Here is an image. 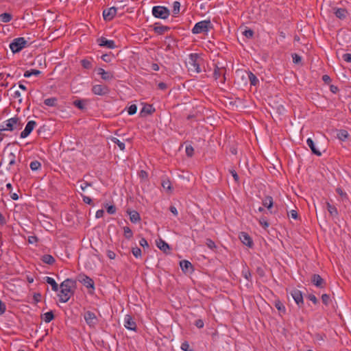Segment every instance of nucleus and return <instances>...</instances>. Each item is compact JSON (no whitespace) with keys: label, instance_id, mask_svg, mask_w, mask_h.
I'll list each match as a JSON object with an SVG mask.
<instances>
[{"label":"nucleus","instance_id":"f257e3e1","mask_svg":"<svg viewBox=\"0 0 351 351\" xmlns=\"http://www.w3.org/2000/svg\"><path fill=\"white\" fill-rule=\"evenodd\" d=\"M60 293L58 295L59 301L66 303L71 295H73L76 289V280L71 278H66L60 285Z\"/></svg>","mask_w":351,"mask_h":351},{"label":"nucleus","instance_id":"f03ea898","mask_svg":"<svg viewBox=\"0 0 351 351\" xmlns=\"http://www.w3.org/2000/svg\"><path fill=\"white\" fill-rule=\"evenodd\" d=\"M16 153L10 144H8L3 149L1 158L3 162L8 163V167L6 168L8 171L11 170V167L16 164Z\"/></svg>","mask_w":351,"mask_h":351},{"label":"nucleus","instance_id":"7ed1b4c3","mask_svg":"<svg viewBox=\"0 0 351 351\" xmlns=\"http://www.w3.org/2000/svg\"><path fill=\"white\" fill-rule=\"evenodd\" d=\"M20 118L14 117L9 119L5 121V123L0 125V132L3 131H13L14 130H21L23 127Z\"/></svg>","mask_w":351,"mask_h":351},{"label":"nucleus","instance_id":"20e7f679","mask_svg":"<svg viewBox=\"0 0 351 351\" xmlns=\"http://www.w3.org/2000/svg\"><path fill=\"white\" fill-rule=\"evenodd\" d=\"M199 57L197 53H191L189 60L186 61L185 64L188 71L191 73H199L201 69L199 67Z\"/></svg>","mask_w":351,"mask_h":351},{"label":"nucleus","instance_id":"39448f33","mask_svg":"<svg viewBox=\"0 0 351 351\" xmlns=\"http://www.w3.org/2000/svg\"><path fill=\"white\" fill-rule=\"evenodd\" d=\"M213 28V25L210 20L202 21L195 25L192 29V33L194 34L207 33Z\"/></svg>","mask_w":351,"mask_h":351},{"label":"nucleus","instance_id":"423d86ee","mask_svg":"<svg viewBox=\"0 0 351 351\" xmlns=\"http://www.w3.org/2000/svg\"><path fill=\"white\" fill-rule=\"evenodd\" d=\"M27 41L23 37L14 38L10 44V48L13 53H19L27 46Z\"/></svg>","mask_w":351,"mask_h":351},{"label":"nucleus","instance_id":"0eeeda50","mask_svg":"<svg viewBox=\"0 0 351 351\" xmlns=\"http://www.w3.org/2000/svg\"><path fill=\"white\" fill-rule=\"evenodd\" d=\"M152 14L156 18L166 19L170 15V11L165 6L156 5L152 8Z\"/></svg>","mask_w":351,"mask_h":351},{"label":"nucleus","instance_id":"6e6552de","mask_svg":"<svg viewBox=\"0 0 351 351\" xmlns=\"http://www.w3.org/2000/svg\"><path fill=\"white\" fill-rule=\"evenodd\" d=\"M77 280L81 282L84 286L88 289H91L93 291L95 289V282L93 280L84 274H80L77 277ZM93 291H89L93 293Z\"/></svg>","mask_w":351,"mask_h":351},{"label":"nucleus","instance_id":"1a4fd4ad","mask_svg":"<svg viewBox=\"0 0 351 351\" xmlns=\"http://www.w3.org/2000/svg\"><path fill=\"white\" fill-rule=\"evenodd\" d=\"M84 318L87 325L90 328H94L98 323V319L96 315L90 311H87L84 313Z\"/></svg>","mask_w":351,"mask_h":351},{"label":"nucleus","instance_id":"9d476101","mask_svg":"<svg viewBox=\"0 0 351 351\" xmlns=\"http://www.w3.org/2000/svg\"><path fill=\"white\" fill-rule=\"evenodd\" d=\"M92 91L95 95L102 96L108 94L110 89L106 85L96 84L93 86Z\"/></svg>","mask_w":351,"mask_h":351},{"label":"nucleus","instance_id":"9b49d317","mask_svg":"<svg viewBox=\"0 0 351 351\" xmlns=\"http://www.w3.org/2000/svg\"><path fill=\"white\" fill-rule=\"evenodd\" d=\"M36 125V122L35 121H29L27 122L24 130H23L21 132V134H20L21 138H25L27 137L31 134V132L33 131V130L34 129Z\"/></svg>","mask_w":351,"mask_h":351},{"label":"nucleus","instance_id":"f8f14e48","mask_svg":"<svg viewBox=\"0 0 351 351\" xmlns=\"http://www.w3.org/2000/svg\"><path fill=\"white\" fill-rule=\"evenodd\" d=\"M97 41L100 47H106L108 49H114L116 47L114 40H108L107 38L103 36L97 38Z\"/></svg>","mask_w":351,"mask_h":351},{"label":"nucleus","instance_id":"ddd939ff","mask_svg":"<svg viewBox=\"0 0 351 351\" xmlns=\"http://www.w3.org/2000/svg\"><path fill=\"white\" fill-rule=\"evenodd\" d=\"M311 282L317 287L322 289L326 287L325 280L319 274H313L311 276Z\"/></svg>","mask_w":351,"mask_h":351},{"label":"nucleus","instance_id":"4468645a","mask_svg":"<svg viewBox=\"0 0 351 351\" xmlns=\"http://www.w3.org/2000/svg\"><path fill=\"white\" fill-rule=\"evenodd\" d=\"M117 9L115 7H111L108 9H105L103 11V17L106 21H110L114 19L117 14Z\"/></svg>","mask_w":351,"mask_h":351},{"label":"nucleus","instance_id":"2eb2a0df","mask_svg":"<svg viewBox=\"0 0 351 351\" xmlns=\"http://www.w3.org/2000/svg\"><path fill=\"white\" fill-rule=\"evenodd\" d=\"M124 326L128 330L136 331V329H137L136 324L134 321L132 317L130 315H125V319H124Z\"/></svg>","mask_w":351,"mask_h":351},{"label":"nucleus","instance_id":"dca6fc26","mask_svg":"<svg viewBox=\"0 0 351 351\" xmlns=\"http://www.w3.org/2000/svg\"><path fill=\"white\" fill-rule=\"evenodd\" d=\"M180 266L182 271L185 274H191L193 273V271L194 270L193 265L189 261H186V260L181 261L180 262Z\"/></svg>","mask_w":351,"mask_h":351},{"label":"nucleus","instance_id":"f3484780","mask_svg":"<svg viewBox=\"0 0 351 351\" xmlns=\"http://www.w3.org/2000/svg\"><path fill=\"white\" fill-rule=\"evenodd\" d=\"M291 295L295 303L301 306L304 304L303 296L302 292L298 289H293L291 291Z\"/></svg>","mask_w":351,"mask_h":351},{"label":"nucleus","instance_id":"a211bd4d","mask_svg":"<svg viewBox=\"0 0 351 351\" xmlns=\"http://www.w3.org/2000/svg\"><path fill=\"white\" fill-rule=\"evenodd\" d=\"M157 247L166 254H171V248L169 245L162 239L156 241Z\"/></svg>","mask_w":351,"mask_h":351},{"label":"nucleus","instance_id":"6ab92c4d","mask_svg":"<svg viewBox=\"0 0 351 351\" xmlns=\"http://www.w3.org/2000/svg\"><path fill=\"white\" fill-rule=\"evenodd\" d=\"M239 239L245 245L249 247H252L253 245V241L250 235L244 232H242L239 234Z\"/></svg>","mask_w":351,"mask_h":351},{"label":"nucleus","instance_id":"aec40b11","mask_svg":"<svg viewBox=\"0 0 351 351\" xmlns=\"http://www.w3.org/2000/svg\"><path fill=\"white\" fill-rule=\"evenodd\" d=\"M226 69L225 67H219L217 65H215V68L214 69V77L215 80H217L221 75H223V80L222 82H224L226 77H225V73H226Z\"/></svg>","mask_w":351,"mask_h":351},{"label":"nucleus","instance_id":"412c9836","mask_svg":"<svg viewBox=\"0 0 351 351\" xmlns=\"http://www.w3.org/2000/svg\"><path fill=\"white\" fill-rule=\"evenodd\" d=\"M97 74L101 75V77L104 80H110L114 78V75L112 73L106 71L102 68H99L97 69Z\"/></svg>","mask_w":351,"mask_h":351},{"label":"nucleus","instance_id":"4be33fe9","mask_svg":"<svg viewBox=\"0 0 351 351\" xmlns=\"http://www.w3.org/2000/svg\"><path fill=\"white\" fill-rule=\"evenodd\" d=\"M128 214L130 215V219L132 223H136L141 221L139 213L136 210H127Z\"/></svg>","mask_w":351,"mask_h":351},{"label":"nucleus","instance_id":"5701e85b","mask_svg":"<svg viewBox=\"0 0 351 351\" xmlns=\"http://www.w3.org/2000/svg\"><path fill=\"white\" fill-rule=\"evenodd\" d=\"M263 205L266 207L270 212V213H272L273 212L270 210L273 205H274V201L272 197L268 195L266 196L262 201Z\"/></svg>","mask_w":351,"mask_h":351},{"label":"nucleus","instance_id":"b1692460","mask_svg":"<svg viewBox=\"0 0 351 351\" xmlns=\"http://www.w3.org/2000/svg\"><path fill=\"white\" fill-rule=\"evenodd\" d=\"M155 111V108L152 105L147 104L143 106L142 110H141V116L143 117L145 114H152Z\"/></svg>","mask_w":351,"mask_h":351},{"label":"nucleus","instance_id":"393cba45","mask_svg":"<svg viewBox=\"0 0 351 351\" xmlns=\"http://www.w3.org/2000/svg\"><path fill=\"white\" fill-rule=\"evenodd\" d=\"M44 280H45V282H47V284H49L51 286V289L53 291L56 292L58 291V289H59L58 285L57 284V282L55 281V280L53 278L49 277V276H46L44 278Z\"/></svg>","mask_w":351,"mask_h":351},{"label":"nucleus","instance_id":"a878e982","mask_svg":"<svg viewBox=\"0 0 351 351\" xmlns=\"http://www.w3.org/2000/svg\"><path fill=\"white\" fill-rule=\"evenodd\" d=\"M306 143L314 154L318 156H320L322 155V152L316 148L314 141L311 138H308L307 139Z\"/></svg>","mask_w":351,"mask_h":351},{"label":"nucleus","instance_id":"bb28decb","mask_svg":"<svg viewBox=\"0 0 351 351\" xmlns=\"http://www.w3.org/2000/svg\"><path fill=\"white\" fill-rule=\"evenodd\" d=\"M169 29L170 28L167 26L158 25V23H156L154 27V31L155 32V33H156L159 35L163 34L165 32L168 31Z\"/></svg>","mask_w":351,"mask_h":351},{"label":"nucleus","instance_id":"cd10ccee","mask_svg":"<svg viewBox=\"0 0 351 351\" xmlns=\"http://www.w3.org/2000/svg\"><path fill=\"white\" fill-rule=\"evenodd\" d=\"M326 207H327V210L328 211V213H330V215L332 217H336L338 216V210L337 209V208L330 204L329 202H326Z\"/></svg>","mask_w":351,"mask_h":351},{"label":"nucleus","instance_id":"c85d7f7f","mask_svg":"<svg viewBox=\"0 0 351 351\" xmlns=\"http://www.w3.org/2000/svg\"><path fill=\"white\" fill-rule=\"evenodd\" d=\"M334 13L339 19H343L346 17L348 12L345 8H337Z\"/></svg>","mask_w":351,"mask_h":351},{"label":"nucleus","instance_id":"c756f323","mask_svg":"<svg viewBox=\"0 0 351 351\" xmlns=\"http://www.w3.org/2000/svg\"><path fill=\"white\" fill-rule=\"evenodd\" d=\"M41 261L46 263V264H48V265H53L55 262H56V260L54 258L53 256H52L50 254H45L43 255L42 257H41Z\"/></svg>","mask_w":351,"mask_h":351},{"label":"nucleus","instance_id":"7c9ffc66","mask_svg":"<svg viewBox=\"0 0 351 351\" xmlns=\"http://www.w3.org/2000/svg\"><path fill=\"white\" fill-rule=\"evenodd\" d=\"M86 100L85 99H76L73 101V105L78 109L83 110L86 109Z\"/></svg>","mask_w":351,"mask_h":351},{"label":"nucleus","instance_id":"2f4dec72","mask_svg":"<svg viewBox=\"0 0 351 351\" xmlns=\"http://www.w3.org/2000/svg\"><path fill=\"white\" fill-rule=\"evenodd\" d=\"M162 186L164 189H165L167 192L171 193L173 192V188L171 185V182L169 180H164L162 182Z\"/></svg>","mask_w":351,"mask_h":351},{"label":"nucleus","instance_id":"473e14b6","mask_svg":"<svg viewBox=\"0 0 351 351\" xmlns=\"http://www.w3.org/2000/svg\"><path fill=\"white\" fill-rule=\"evenodd\" d=\"M58 99L56 97H50L44 100V104L47 106L55 107L58 105Z\"/></svg>","mask_w":351,"mask_h":351},{"label":"nucleus","instance_id":"72a5a7b5","mask_svg":"<svg viewBox=\"0 0 351 351\" xmlns=\"http://www.w3.org/2000/svg\"><path fill=\"white\" fill-rule=\"evenodd\" d=\"M12 19V15L8 12L0 14V21L3 23H8Z\"/></svg>","mask_w":351,"mask_h":351},{"label":"nucleus","instance_id":"f704fd0d","mask_svg":"<svg viewBox=\"0 0 351 351\" xmlns=\"http://www.w3.org/2000/svg\"><path fill=\"white\" fill-rule=\"evenodd\" d=\"M55 318L53 312L49 311L43 315V319L46 323H49Z\"/></svg>","mask_w":351,"mask_h":351},{"label":"nucleus","instance_id":"c9c22d12","mask_svg":"<svg viewBox=\"0 0 351 351\" xmlns=\"http://www.w3.org/2000/svg\"><path fill=\"white\" fill-rule=\"evenodd\" d=\"M274 306L278 309V311L282 314H285L286 312V308L284 304L278 300H275Z\"/></svg>","mask_w":351,"mask_h":351},{"label":"nucleus","instance_id":"e433bc0d","mask_svg":"<svg viewBox=\"0 0 351 351\" xmlns=\"http://www.w3.org/2000/svg\"><path fill=\"white\" fill-rule=\"evenodd\" d=\"M337 137L341 141H345L348 137V132L345 130H340L337 132Z\"/></svg>","mask_w":351,"mask_h":351},{"label":"nucleus","instance_id":"4c0bfd02","mask_svg":"<svg viewBox=\"0 0 351 351\" xmlns=\"http://www.w3.org/2000/svg\"><path fill=\"white\" fill-rule=\"evenodd\" d=\"M81 64L83 68L90 69L93 67L92 60L88 59H83L81 60Z\"/></svg>","mask_w":351,"mask_h":351},{"label":"nucleus","instance_id":"58836bf2","mask_svg":"<svg viewBox=\"0 0 351 351\" xmlns=\"http://www.w3.org/2000/svg\"><path fill=\"white\" fill-rule=\"evenodd\" d=\"M111 141L114 143L117 144L121 150H124L125 148V143L121 142L119 139H118L116 137H112Z\"/></svg>","mask_w":351,"mask_h":351},{"label":"nucleus","instance_id":"ea45409f","mask_svg":"<svg viewBox=\"0 0 351 351\" xmlns=\"http://www.w3.org/2000/svg\"><path fill=\"white\" fill-rule=\"evenodd\" d=\"M123 231H124V237L127 239H130L133 237V232L129 227H128V226L123 227Z\"/></svg>","mask_w":351,"mask_h":351},{"label":"nucleus","instance_id":"a19ab883","mask_svg":"<svg viewBox=\"0 0 351 351\" xmlns=\"http://www.w3.org/2000/svg\"><path fill=\"white\" fill-rule=\"evenodd\" d=\"M29 167L32 171H37L41 167V164L38 160H34L31 162Z\"/></svg>","mask_w":351,"mask_h":351},{"label":"nucleus","instance_id":"79ce46f5","mask_svg":"<svg viewBox=\"0 0 351 351\" xmlns=\"http://www.w3.org/2000/svg\"><path fill=\"white\" fill-rule=\"evenodd\" d=\"M185 152H186V154L187 156L191 157L193 155L194 149H193V147L191 145H186V147H185Z\"/></svg>","mask_w":351,"mask_h":351},{"label":"nucleus","instance_id":"37998d69","mask_svg":"<svg viewBox=\"0 0 351 351\" xmlns=\"http://www.w3.org/2000/svg\"><path fill=\"white\" fill-rule=\"evenodd\" d=\"M132 254L136 258L141 257V250L139 247H132Z\"/></svg>","mask_w":351,"mask_h":351},{"label":"nucleus","instance_id":"c03bdc74","mask_svg":"<svg viewBox=\"0 0 351 351\" xmlns=\"http://www.w3.org/2000/svg\"><path fill=\"white\" fill-rule=\"evenodd\" d=\"M105 208H106V211L108 214L113 215L116 213L117 208L114 205H110L108 204L105 206Z\"/></svg>","mask_w":351,"mask_h":351},{"label":"nucleus","instance_id":"a18cd8bd","mask_svg":"<svg viewBox=\"0 0 351 351\" xmlns=\"http://www.w3.org/2000/svg\"><path fill=\"white\" fill-rule=\"evenodd\" d=\"M137 112V106L135 104H132L128 109V112L130 115H133Z\"/></svg>","mask_w":351,"mask_h":351},{"label":"nucleus","instance_id":"49530a36","mask_svg":"<svg viewBox=\"0 0 351 351\" xmlns=\"http://www.w3.org/2000/svg\"><path fill=\"white\" fill-rule=\"evenodd\" d=\"M206 244L210 250H215L216 248L215 242L210 239H206Z\"/></svg>","mask_w":351,"mask_h":351},{"label":"nucleus","instance_id":"de8ad7c7","mask_svg":"<svg viewBox=\"0 0 351 351\" xmlns=\"http://www.w3.org/2000/svg\"><path fill=\"white\" fill-rule=\"evenodd\" d=\"M249 79L251 84L254 86H255L258 81L256 75H254L252 73H250L249 74Z\"/></svg>","mask_w":351,"mask_h":351},{"label":"nucleus","instance_id":"09e8293b","mask_svg":"<svg viewBox=\"0 0 351 351\" xmlns=\"http://www.w3.org/2000/svg\"><path fill=\"white\" fill-rule=\"evenodd\" d=\"M181 349L184 351H193V350L191 348L187 341H184V343H182Z\"/></svg>","mask_w":351,"mask_h":351},{"label":"nucleus","instance_id":"8fccbe9b","mask_svg":"<svg viewBox=\"0 0 351 351\" xmlns=\"http://www.w3.org/2000/svg\"><path fill=\"white\" fill-rule=\"evenodd\" d=\"M293 62L295 64H299L302 61L301 57L297 53L292 54Z\"/></svg>","mask_w":351,"mask_h":351},{"label":"nucleus","instance_id":"3c124183","mask_svg":"<svg viewBox=\"0 0 351 351\" xmlns=\"http://www.w3.org/2000/svg\"><path fill=\"white\" fill-rule=\"evenodd\" d=\"M243 35L247 38H251L253 37L254 36V32L253 30L249 29H245L243 32Z\"/></svg>","mask_w":351,"mask_h":351},{"label":"nucleus","instance_id":"603ef678","mask_svg":"<svg viewBox=\"0 0 351 351\" xmlns=\"http://www.w3.org/2000/svg\"><path fill=\"white\" fill-rule=\"evenodd\" d=\"M322 302L325 304V305H328V303L330 302V296L329 295L326 294V293H324L322 295Z\"/></svg>","mask_w":351,"mask_h":351},{"label":"nucleus","instance_id":"864d4df0","mask_svg":"<svg viewBox=\"0 0 351 351\" xmlns=\"http://www.w3.org/2000/svg\"><path fill=\"white\" fill-rule=\"evenodd\" d=\"M41 297L42 295L40 293H34L33 295L34 303L36 304L39 302L41 300Z\"/></svg>","mask_w":351,"mask_h":351},{"label":"nucleus","instance_id":"5fc2aeb1","mask_svg":"<svg viewBox=\"0 0 351 351\" xmlns=\"http://www.w3.org/2000/svg\"><path fill=\"white\" fill-rule=\"evenodd\" d=\"M259 223L265 228L266 229L267 228L269 227V223L267 221V220L265 219V218H261L259 219Z\"/></svg>","mask_w":351,"mask_h":351},{"label":"nucleus","instance_id":"6e6d98bb","mask_svg":"<svg viewBox=\"0 0 351 351\" xmlns=\"http://www.w3.org/2000/svg\"><path fill=\"white\" fill-rule=\"evenodd\" d=\"M81 195L82 197V199H83V201H84V203H86L87 204H92L93 200H92V199L90 197L86 196V195H82V194Z\"/></svg>","mask_w":351,"mask_h":351},{"label":"nucleus","instance_id":"4d7b16f0","mask_svg":"<svg viewBox=\"0 0 351 351\" xmlns=\"http://www.w3.org/2000/svg\"><path fill=\"white\" fill-rule=\"evenodd\" d=\"M195 325L198 328H202L204 327V322L202 319H198L195 320Z\"/></svg>","mask_w":351,"mask_h":351},{"label":"nucleus","instance_id":"13d9d810","mask_svg":"<svg viewBox=\"0 0 351 351\" xmlns=\"http://www.w3.org/2000/svg\"><path fill=\"white\" fill-rule=\"evenodd\" d=\"M101 59L106 62H110L112 60V56L110 54H104Z\"/></svg>","mask_w":351,"mask_h":351},{"label":"nucleus","instance_id":"bf43d9fd","mask_svg":"<svg viewBox=\"0 0 351 351\" xmlns=\"http://www.w3.org/2000/svg\"><path fill=\"white\" fill-rule=\"evenodd\" d=\"M336 192L343 198H347V194L343 191V190L338 187L336 189Z\"/></svg>","mask_w":351,"mask_h":351},{"label":"nucleus","instance_id":"052dcab7","mask_svg":"<svg viewBox=\"0 0 351 351\" xmlns=\"http://www.w3.org/2000/svg\"><path fill=\"white\" fill-rule=\"evenodd\" d=\"M342 58L346 62H351V53H344Z\"/></svg>","mask_w":351,"mask_h":351},{"label":"nucleus","instance_id":"680f3d73","mask_svg":"<svg viewBox=\"0 0 351 351\" xmlns=\"http://www.w3.org/2000/svg\"><path fill=\"white\" fill-rule=\"evenodd\" d=\"M308 298L315 304H317L318 303L317 298L313 294H309Z\"/></svg>","mask_w":351,"mask_h":351},{"label":"nucleus","instance_id":"e2e57ef3","mask_svg":"<svg viewBox=\"0 0 351 351\" xmlns=\"http://www.w3.org/2000/svg\"><path fill=\"white\" fill-rule=\"evenodd\" d=\"M6 310L5 304L0 300V315H3Z\"/></svg>","mask_w":351,"mask_h":351},{"label":"nucleus","instance_id":"0e129e2a","mask_svg":"<svg viewBox=\"0 0 351 351\" xmlns=\"http://www.w3.org/2000/svg\"><path fill=\"white\" fill-rule=\"evenodd\" d=\"M139 244L141 246H142L143 248H145V247H149V245H148V243L147 241V240L145 239V238H142L140 241H139Z\"/></svg>","mask_w":351,"mask_h":351},{"label":"nucleus","instance_id":"69168bd1","mask_svg":"<svg viewBox=\"0 0 351 351\" xmlns=\"http://www.w3.org/2000/svg\"><path fill=\"white\" fill-rule=\"evenodd\" d=\"M242 274L244 276V278L247 280H249L250 278L251 277V273L250 272V271L248 269L243 270L242 271Z\"/></svg>","mask_w":351,"mask_h":351},{"label":"nucleus","instance_id":"338daca9","mask_svg":"<svg viewBox=\"0 0 351 351\" xmlns=\"http://www.w3.org/2000/svg\"><path fill=\"white\" fill-rule=\"evenodd\" d=\"M38 241V238L36 236H30L28 237V242L31 244L35 243Z\"/></svg>","mask_w":351,"mask_h":351},{"label":"nucleus","instance_id":"774afa93","mask_svg":"<svg viewBox=\"0 0 351 351\" xmlns=\"http://www.w3.org/2000/svg\"><path fill=\"white\" fill-rule=\"evenodd\" d=\"M107 256H108V257L110 259H114L115 256H116V254H115V253L114 252H112L111 250H108L107 251Z\"/></svg>","mask_w":351,"mask_h":351}]
</instances>
